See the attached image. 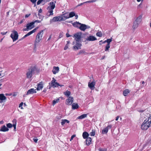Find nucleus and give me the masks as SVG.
<instances>
[{
  "label": "nucleus",
  "instance_id": "obj_13",
  "mask_svg": "<svg viewBox=\"0 0 151 151\" xmlns=\"http://www.w3.org/2000/svg\"><path fill=\"white\" fill-rule=\"evenodd\" d=\"M86 40L87 41H94L97 40V39L95 37L93 36H90L86 38Z\"/></svg>",
  "mask_w": 151,
  "mask_h": 151
},
{
  "label": "nucleus",
  "instance_id": "obj_24",
  "mask_svg": "<svg viewBox=\"0 0 151 151\" xmlns=\"http://www.w3.org/2000/svg\"><path fill=\"white\" fill-rule=\"evenodd\" d=\"M72 109H77L79 107V106L77 104L73 103L72 105Z\"/></svg>",
  "mask_w": 151,
  "mask_h": 151
},
{
  "label": "nucleus",
  "instance_id": "obj_41",
  "mask_svg": "<svg viewBox=\"0 0 151 151\" xmlns=\"http://www.w3.org/2000/svg\"><path fill=\"white\" fill-rule=\"evenodd\" d=\"M6 126L7 128H10L12 127L13 125L10 123H9L6 124Z\"/></svg>",
  "mask_w": 151,
  "mask_h": 151
},
{
  "label": "nucleus",
  "instance_id": "obj_30",
  "mask_svg": "<svg viewBox=\"0 0 151 151\" xmlns=\"http://www.w3.org/2000/svg\"><path fill=\"white\" fill-rule=\"evenodd\" d=\"M87 116V114H82V115L78 116L77 118V119H82L86 117Z\"/></svg>",
  "mask_w": 151,
  "mask_h": 151
},
{
  "label": "nucleus",
  "instance_id": "obj_7",
  "mask_svg": "<svg viewBox=\"0 0 151 151\" xmlns=\"http://www.w3.org/2000/svg\"><path fill=\"white\" fill-rule=\"evenodd\" d=\"M56 80H55L54 78H53V80L51 81L50 84V86L51 87H58L59 86H60V85L58 83L56 82ZM50 86H49V88L50 89Z\"/></svg>",
  "mask_w": 151,
  "mask_h": 151
},
{
  "label": "nucleus",
  "instance_id": "obj_64",
  "mask_svg": "<svg viewBox=\"0 0 151 151\" xmlns=\"http://www.w3.org/2000/svg\"><path fill=\"white\" fill-rule=\"evenodd\" d=\"M119 116H117L116 117V118L115 120L116 121H117L119 119Z\"/></svg>",
  "mask_w": 151,
  "mask_h": 151
},
{
  "label": "nucleus",
  "instance_id": "obj_61",
  "mask_svg": "<svg viewBox=\"0 0 151 151\" xmlns=\"http://www.w3.org/2000/svg\"><path fill=\"white\" fill-rule=\"evenodd\" d=\"M42 12V10L41 9H39V13H41Z\"/></svg>",
  "mask_w": 151,
  "mask_h": 151
},
{
  "label": "nucleus",
  "instance_id": "obj_49",
  "mask_svg": "<svg viewBox=\"0 0 151 151\" xmlns=\"http://www.w3.org/2000/svg\"><path fill=\"white\" fill-rule=\"evenodd\" d=\"M37 0H30V1L33 4L35 3Z\"/></svg>",
  "mask_w": 151,
  "mask_h": 151
},
{
  "label": "nucleus",
  "instance_id": "obj_40",
  "mask_svg": "<svg viewBox=\"0 0 151 151\" xmlns=\"http://www.w3.org/2000/svg\"><path fill=\"white\" fill-rule=\"evenodd\" d=\"M97 36L99 37H101L102 36V34L101 32H99L96 33V34Z\"/></svg>",
  "mask_w": 151,
  "mask_h": 151
},
{
  "label": "nucleus",
  "instance_id": "obj_37",
  "mask_svg": "<svg viewBox=\"0 0 151 151\" xmlns=\"http://www.w3.org/2000/svg\"><path fill=\"white\" fill-rule=\"evenodd\" d=\"M59 99H58L56 100H53L52 101V104L53 105H55L56 103H58L59 101Z\"/></svg>",
  "mask_w": 151,
  "mask_h": 151
},
{
  "label": "nucleus",
  "instance_id": "obj_43",
  "mask_svg": "<svg viewBox=\"0 0 151 151\" xmlns=\"http://www.w3.org/2000/svg\"><path fill=\"white\" fill-rule=\"evenodd\" d=\"M99 151H107V149L105 148H100L99 149Z\"/></svg>",
  "mask_w": 151,
  "mask_h": 151
},
{
  "label": "nucleus",
  "instance_id": "obj_38",
  "mask_svg": "<svg viewBox=\"0 0 151 151\" xmlns=\"http://www.w3.org/2000/svg\"><path fill=\"white\" fill-rule=\"evenodd\" d=\"M112 38H111L110 39H108L107 40H106V42H107V44L110 45V43L112 41Z\"/></svg>",
  "mask_w": 151,
  "mask_h": 151
},
{
  "label": "nucleus",
  "instance_id": "obj_1",
  "mask_svg": "<svg viewBox=\"0 0 151 151\" xmlns=\"http://www.w3.org/2000/svg\"><path fill=\"white\" fill-rule=\"evenodd\" d=\"M151 125V115L148 119L144 120L141 126V128L143 130L147 129Z\"/></svg>",
  "mask_w": 151,
  "mask_h": 151
},
{
  "label": "nucleus",
  "instance_id": "obj_35",
  "mask_svg": "<svg viewBox=\"0 0 151 151\" xmlns=\"http://www.w3.org/2000/svg\"><path fill=\"white\" fill-rule=\"evenodd\" d=\"M108 129L107 128H105L102 131V134H106L108 132Z\"/></svg>",
  "mask_w": 151,
  "mask_h": 151
},
{
  "label": "nucleus",
  "instance_id": "obj_20",
  "mask_svg": "<svg viewBox=\"0 0 151 151\" xmlns=\"http://www.w3.org/2000/svg\"><path fill=\"white\" fill-rule=\"evenodd\" d=\"M89 134L86 132H84L82 134V136L83 139H86L88 137Z\"/></svg>",
  "mask_w": 151,
  "mask_h": 151
},
{
  "label": "nucleus",
  "instance_id": "obj_47",
  "mask_svg": "<svg viewBox=\"0 0 151 151\" xmlns=\"http://www.w3.org/2000/svg\"><path fill=\"white\" fill-rule=\"evenodd\" d=\"M26 26V28H24L23 29V30L24 31H28L29 30H30L28 28L27 29V26Z\"/></svg>",
  "mask_w": 151,
  "mask_h": 151
},
{
  "label": "nucleus",
  "instance_id": "obj_34",
  "mask_svg": "<svg viewBox=\"0 0 151 151\" xmlns=\"http://www.w3.org/2000/svg\"><path fill=\"white\" fill-rule=\"evenodd\" d=\"M69 14V18L72 17L75 15V13L74 12H71Z\"/></svg>",
  "mask_w": 151,
  "mask_h": 151
},
{
  "label": "nucleus",
  "instance_id": "obj_6",
  "mask_svg": "<svg viewBox=\"0 0 151 151\" xmlns=\"http://www.w3.org/2000/svg\"><path fill=\"white\" fill-rule=\"evenodd\" d=\"M81 32H80L75 34L74 35V37H75V40L76 42H81Z\"/></svg>",
  "mask_w": 151,
  "mask_h": 151
},
{
  "label": "nucleus",
  "instance_id": "obj_5",
  "mask_svg": "<svg viewBox=\"0 0 151 151\" xmlns=\"http://www.w3.org/2000/svg\"><path fill=\"white\" fill-rule=\"evenodd\" d=\"M12 33L11 34L10 37L12 39L13 42L17 40L18 37V35L17 31H13L12 32Z\"/></svg>",
  "mask_w": 151,
  "mask_h": 151
},
{
  "label": "nucleus",
  "instance_id": "obj_23",
  "mask_svg": "<svg viewBox=\"0 0 151 151\" xmlns=\"http://www.w3.org/2000/svg\"><path fill=\"white\" fill-rule=\"evenodd\" d=\"M81 24V23L77 22H74L72 24L73 25L74 27L79 28Z\"/></svg>",
  "mask_w": 151,
  "mask_h": 151
},
{
  "label": "nucleus",
  "instance_id": "obj_10",
  "mask_svg": "<svg viewBox=\"0 0 151 151\" xmlns=\"http://www.w3.org/2000/svg\"><path fill=\"white\" fill-rule=\"evenodd\" d=\"M96 84V82L94 80L91 83L89 82L88 83V86L89 88L91 90H94L95 88V86Z\"/></svg>",
  "mask_w": 151,
  "mask_h": 151
},
{
  "label": "nucleus",
  "instance_id": "obj_3",
  "mask_svg": "<svg viewBox=\"0 0 151 151\" xmlns=\"http://www.w3.org/2000/svg\"><path fill=\"white\" fill-rule=\"evenodd\" d=\"M56 3V1H55L54 2H50V7H48L47 8V9L48 10V12L50 13L49 16L53 15V10L55 8V3Z\"/></svg>",
  "mask_w": 151,
  "mask_h": 151
},
{
  "label": "nucleus",
  "instance_id": "obj_53",
  "mask_svg": "<svg viewBox=\"0 0 151 151\" xmlns=\"http://www.w3.org/2000/svg\"><path fill=\"white\" fill-rule=\"evenodd\" d=\"M7 32H1V34L3 35H5L6 34V33Z\"/></svg>",
  "mask_w": 151,
  "mask_h": 151
},
{
  "label": "nucleus",
  "instance_id": "obj_56",
  "mask_svg": "<svg viewBox=\"0 0 151 151\" xmlns=\"http://www.w3.org/2000/svg\"><path fill=\"white\" fill-rule=\"evenodd\" d=\"M41 21L39 20H36L35 21L33 22H35H35H37V23H40Z\"/></svg>",
  "mask_w": 151,
  "mask_h": 151
},
{
  "label": "nucleus",
  "instance_id": "obj_55",
  "mask_svg": "<svg viewBox=\"0 0 151 151\" xmlns=\"http://www.w3.org/2000/svg\"><path fill=\"white\" fill-rule=\"evenodd\" d=\"M66 37H68L70 36H71V35H69L68 33H67L66 34Z\"/></svg>",
  "mask_w": 151,
  "mask_h": 151
},
{
  "label": "nucleus",
  "instance_id": "obj_8",
  "mask_svg": "<svg viewBox=\"0 0 151 151\" xmlns=\"http://www.w3.org/2000/svg\"><path fill=\"white\" fill-rule=\"evenodd\" d=\"M73 101V97L72 96H69L66 100L65 104L68 105H71Z\"/></svg>",
  "mask_w": 151,
  "mask_h": 151
},
{
  "label": "nucleus",
  "instance_id": "obj_27",
  "mask_svg": "<svg viewBox=\"0 0 151 151\" xmlns=\"http://www.w3.org/2000/svg\"><path fill=\"white\" fill-rule=\"evenodd\" d=\"M59 20L58 17H54L52 19H50V23L52 22H55L57 21H59Z\"/></svg>",
  "mask_w": 151,
  "mask_h": 151
},
{
  "label": "nucleus",
  "instance_id": "obj_29",
  "mask_svg": "<svg viewBox=\"0 0 151 151\" xmlns=\"http://www.w3.org/2000/svg\"><path fill=\"white\" fill-rule=\"evenodd\" d=\"M70 121L66 119H62L61 122L62 125L63 126L65 123H69Z\"/></svg>",
  "mask_w": 151,
  "mask_h": 151
},
{
  "label": "nucleus",
  "instance_id": "obj_39",
  "mask_svg": "<svg viewBox=\"0 0 151 151\" xmlns=\"http://www.w3.org/2000/svg\"><path fill=\"white\" fill-rule=\"evenodd\" d=\"M110 45L107 44L105 49V51H108Z\"/></svg>",
  "mask_w": 151,
  "mask_h": 151
},
{
  "label": "nucleus",
  "instance_id": "obj_48",
  "mask_svg": "<svg viewBox=\"0 0 151 151\" xmlns=\"http://www.w3.org/2000/svg\"><path fill=\"white\" fill-rule=\"evenodd\" d=\"M17 94V92H14L13 93L12 95L14 96H16Z\"/></svg>",
  "mask_w": 151,
  "mask_h": 151
},
{
  "label": "nucleus",
  "instance_id": "obj_63",
  "mask_svg": "<svg viewBox=\"0 0 151 151\" xmlns=\"http://www.w3.org/2000/svg\"><path fill=\"white\" fill-rule=\"evenodd\" d=\"M47 91V89L46 88H44V89L43 91V92L44 93H45Z\"/></svg>",
  "mask_w": 151,
  "mask_h": 151
},
{
  "label": "nucleus",
  "instance_id": "obj_32",
  "mask_svg": "<svg viewBox=\"0 0 151 151\" xmlns=\"http://www.w3.org/2000/svg\"><path fill=\"white\" fill-rule=\"evenodd\" d=\"M129 93V90L128 89H126L123 91V94L124 96H127Z\"/></svg>",
  "mask_w": 151,
  "mask_h": 151
},
{
  "label": "nucleus",
  "instance_id": "obj_15",
  "mask_svg": "<svg viewBox=\"0 0 151 151\" xmlns=\"http://www.w3.org/2000/svg\"><path fill=\"white\" fill-rule=\"evenodd\" d=\"M86 144L87 146L89 145L91 143L92 139L90 137L86 139Z\"/></svg>",
  "mask_w": 151,
  "mask_h": 151
},
{
  "label": "nucleus",
  "instance_id": "obj_4",
  "mask_svg": "<svg viewBox=\"0 0 151 151\" xmlns=\"http://www.w3.org/2000/svg\"><path fill=\"white\" fill-rule=\"evenodd\" d=\"M36 70L35 67H31L30 68L28 69V71L26 73V76L27 78H31L32 76V74Z\"/></svg>",
  "mask_w": 151,
  "mask_h": 151
},
{
  "label": "nucleus",
  "instance_id": "obj_2",
  "mask_svg": "<svg viewBox=\"0 0 151 151\" xmlns=\"http://www.w3.org/2000/svg\"><path fill=\"white\" fill-rule=\"evenodd\" d=\"M43 34V30H42L40 31L37 34L36 37L35 43L34 44V46L35 47L34 48H36L37 44L39 43L41 40Z\"/></svg>",
  "mask_w": 151,
  "mask_h": 151
},
{
  "label": "nucleus",
  "instance_id": "obj_12",
  "mask_svg": "<svg viewBox=\"0 0 151 151\" xmlns=\"http://www.w3.org/2000/svg\"><path fill=\"white\" fill-rule=\"evenodd\" d=\"M34 24L35 22H33L27 24L26 26L27 27V29L28 28L30 30L32 29L34 27Z\"/></svg>",
  "mask_w": 151,
  "mask_h": 151
},
{
  "label": "nucleus",
  "instance_id": "obj_17",
  "mask_svg": "<svg viewBox=\"0 0 151 151\" xmlns=\"http://www.w3.org/2000/svg\"><path fill=\"white\" fill-rule=\"evenodd\" d=\"M6 99V97L4 96L3 93L0 94V100H1L3 102L5 101Z\"/></svg>",
  "mask_w": 151,
  "mask_h": 151
},
{
  "label": "nucleus",
  "instance_id": "obj_22",
  "mask_svg": "<svg viewBox=\"0 0 151 151\" xmlns=\"http://www.w3.org/2000/svg\"><path fill=\"white\" fill-rule=\"evenodd\" d=\"M142 16L141 15H139V17H138L134 21L135 22H136L140 24L141 21H142Z\"/></svg>",
  "mask_w": 151,
  "mask_h": 151
},
{
  "label": "nucleus",
  "instance_id": "obj_54",
  "mask_svg": "<svg viewBox=\"0 0 151 151\" xmlns=\"http://www.w3.org/2000/svg\"><path fill=\"white\" fill-rule=\"evenodd\" d=\"M84 2H83V3H80V4H78L77 5V6H80L82 5H83V4H84Z\"/></svg>",
  "mask_w": 151,
  "mask_h": 151
},
{
  "label": "nucleus",
  "instance_id": "obj_51",
  "mask_svg": "<svg viewBox=\"0 0 151 151\" xmlns=\"http://www.w3.org/2000/svg\"><path fill=\"white\" fill-rule=\"evenodd\" d=\"M5 95L6 96H11L12 95V93H5Z\"/></svg>",
  "mask_w": 151,
  "mask_h": 151
},
{
  "label": "nucleus",
  "instance_id": "obj_44",
  "mask_svg": "<svg viewBox=\"0 0 151 151\" xmlns=\"http://www.w3.org/2000/svg\"><path fill=\"white\" fill-rule=\"evenodd\" d=\"M112 127V125L111 124H109L106 128H107L108 130L109 129H111V128Z\"/></svg>",
  "mask_w": 151,
  "mask_h": 151
},
{
  "label": "nucleus",
  "instance_id": "obj_59",
  "mask_svg": "<svg viewBox=\"0 0 151 151\" xmlns=\"http://www.w3.org/2000/svg\"><path fill=\"white\" fill-rule=\"evenodd\" d=\"M91 3V0H89L88 1H87L86 2H84L85 3Z\"/></svg>",
  "mask_w": 151,
  "mask_h": 151
},
{
  "label": "nucleus",
  "instance_id": "obj_42",
  "mask_svg": "<svg viewBox=\"0 0 151 151\" xmlns=\"http://www.w3.org/2000/svg\"><path fill=\"white\" fill-rule=\"evenodd\" d=\"M12 123H13V125H16V124H17V121L16 120V119H14L13 120H12Z\"/></svg>",
  "mask_w": 151,
  "mask_h": 151
},
{
  "label": "nucleus",
  "instance_id": "obj_60",
  "mask_svg": "<svg viewBox=\"0 0 151 151\" xmlns=\"http://www.w3.org/2000/svg\"><path fill=\"white\" fill-rule=\"evenodd\" d=\"M16 125H13V126H12V127H14V131H16Z\"/></svg>",
  "mask_w": 151,
  "mask_h": 151
},
{
  "label": "nucleus",
  "instance_id": "obj_19",
  "mask_svg": "<svg viewBox=\"0 0 151 151\" xmlns=\"http://www.w3.org/2000/svg\"><path fill=\"white\" fill-rule=\"evenodd\" d=\"M62 16H63V18L64 19V20H65L69 18V14L68 12H65L62 14Z\"/></svg>",
  "mask_w": 151,
  "mask_h": 151
},
{
  "label": "nucleus",
  "instance_id": "obj_52",
  "mask_svg": "<svg viewBox=\"0 0 151 151\" xmlns=\"http://www.w3.org/2000/svg\"><path fill=\"white\" fill-rule=\"evenodd\" d=\"M75 137V135H72L71 137V139H70V141H71Z\"/></svg>",
  "mask_w": 151,
  "mask_h": 151
},
{
  "label": "nucleus",
  "instance_id": "obj_50",
  "mask_svg": "<svg viewBox=\"0 0 151 151\" xmlns=\"http://www.w3.org/2000/svg\"><path fill=\"white\" fill-rule=\"evenodd\" d=\"M33 139L34 141L36 143L37 142L38 140V139L37 138H33Z\"/></svg>",
  "mask_w": 151,
  "mask_h": 151
},
{
  "label": "nucleus",
  "instance_id": "obj_14",
  "mask_svg": "<svg viewBox=\"0 0 151 151\" xmlns=\"http://www.w3.org/2000/svg\"><path fill=\"white\" fill-rule=\"evenodd\" d=\"M79 29L82 31H84L87 29L86 25L85 24L81 23L80 26L79 27Z\"/></svg>",
  "mask_w": 151,
  "mask_h": 151
},
{
  "label": "nucleus",
  "instance_id": "obj_31",
  "mask_svg": "<svg viewBox=\"0 0 151 151\" xmlns=\"http://www.w3.org/2000/svg\"><path fill=\"white\" fill-rule=\"evenodd\" d=\"M64 94L65 96L68 97L71 94V92L70 91L67 90L64 93Z\"/></svg>",
  "mask_w": 151,
  "mask_h": 151
},
{
  "label": "nucleus",
  "instance_id": "obj_16",
  "mask_svg": "<svg viewBox=\"0 0 151 151\" xmlns=\"http://www.w3.org/2000/svg\"><path fill=\"white\" fill-rule=\"evenodd\" d=\"M59 69V67L54 66L52 70V72L54 74H55L58 72Z\"/></svg>",
  "mask_w": 151,
  "mask_h": 151
},
{
  "label": "nucleus",
  "instance_id": "obj_18",
  "mask_svg": "<svg viewBox=\"0 0 151 151\" xmlns=\"http://www.w3.org/2000/svg\"><path fill=\"white\" fill-rule=\"evenodd\" d=\"M43 88V85L42 82H40L39 83H38L37 85V91H39L42 89Z\"/></svg>",
  "mask_w": 151,
  "mask_h": 151
},
{
  "label": "nucleus",
  "instance_id": "obj_33",
  "mask_svg": "<svg viewBox=\"0 0 151 151\" xmlns=\"http://www.w3.org/2000/svg\"><path fill=\"white\" fill-rule=\"evenodd\" d=\"M95 130L93 129L91 130V132L89 134L91 136H94L95 135Z\"/></svg>",
  "mask_w": 151,
  "mask_h": 151
},
{
  "label": "nucleus",
  "instance_id": "obj_9",
  "mask_svg": "<svg viewBox=\"0 0 151 151\" xmlns=\"http://www.w3.org/2000/svg\"><path fill=\"white\" fill-rule=\"evenodd\" d=\"M81 42H76V44L73 47V49L75 50H78L81 49Z\"/></svg>",
  "mask_w": 151,
  "mask_h": 151
},
{
  "label": "nucleus",
  "instance_id": "obj_25",
  "mask_svg": "<svg viewBox=\"0 0 151 151\" xmlns=\"http://www.w3.org/2000/svg\"><path fill=\"white\" fill-rule=\"evenodd\" d=\"M88 54V53L86 52V51L85 50H80L78 54L86 55Z\"/></svg>",
  "mask_w": 151,
  "mask_h": 151
},
{
  "label": "nucleus",
  "instance_id": "obj_58",
  "mask_svg": "<svg viewBox=\"0 0 151 151\" xmlns=\"http://www.w3.org/2000/svg\"><path fill=\"white\" fill-rule=\"evenodd\" d=\"M23 105V102H21L19 105V107H22V106Z\"/></svg>",
  "mask_w": 151,
  "mask_h": 151
},
{
  "label": "nucleus",
  "instance_id": "obj_62",
  "mask_svg": "<svg viewBox=\"0 0 151 151\" xmlns=\"http://www.w3.org/2000/svg\"><path fill=\"white\" fill-rule=\"evenodd\" d=\"M144 111H145L144 110H139L138 111L139 112L142 113V112H144Z\"/></svg>",
  "mask_w": 151,
  "mask_h": 151
},
{
  "label": "nucleus",
  "instance_id": "obj_57",
  "mask_svg": "<svg viewBox=\"0 0 151 151\" xmlns=\"http://www.w3.org/2000/svg\"><path fill=\"white\" fill-rule=\"evenodd\" d=\"M30 14H27L25 15V18H27V17H28L30 16Z\"/></svg>",
  "mask_w": 151,
  "mask_h": 151
},
{
  "label": "nucleus",
  "instance_id": "obj_26",
  "mask_svg": "<svg viewBox=\"0 0 151 151\" xmlns=\"http://www.w3.org/2000/svg\"><path fill=\"white\" fill-rule=\"evenodd\" d=\"M139 24L136 22L134 21L132 27V28L134 29H135L138 27Z\"/></svg>",
  "mask_w": 151,
  "mask_h": 151
},
{
  "label": "nucleus",
  "instance_id": "obj_11",
  "mask_svg": "<svg viewBox=\"0 0 151 151\" xmlns=\"http://www.w3.org/2000/svg\"><path fill=\"white\" fill-rule=\"evenodd\" d=\"M37 92L36 89H35L33 88H31L29 90L26 94V95H28L31 94H33Z\"/></svg>",
  "mask_w": 151,
  "mask_h": 151
},
{
  "label": "nucleus",
  "instance_id": "obj_46",
  "mask_svg": "<svg viewBox=\"0 0 151 151\" xmlns=\"http://www.w3.org/2000/svg\"><path fill=\"white\" fill-rule=\"evenodd\" d=\"M68 44H66V45H65V47L64 48V50H67L68 49Z\"/></svg>",
  "mask_w": 151,
  "mask_h": 151
},
{
  "label": "nucleus",
  "instance_id": "obj_21",
  "mask_svg": "<svg viewBox=\"0 0 151 151\" xmlns=\"http://www.w3.org/2000/svg\"><path fill=\"white\" fill-rule=\"evenodd\" d=\"M9 129L7 127H6L5 125L3 126L0 129V131L2 132H6L9 130Z\"/></svg>",
  "mask_w": 151,
  "mask_h": 151
},
{
  "label": "nucleus",
  "instance_id": "obj_28",
  "mask_svg": "<svg viewBox=\"0 0 151 151\" xmlns=\"http://www.w3.org/2000/svg\"><path fill=\"white\" fill-rule=\"evenodd\" d=\"M38 27H37L34 29H33V30H32L31 31L29 32L28 33H27V34L28 36H29L33 33L35 32L38 29Z\"/></svg>",
  "mask_w": 151,
  "mask_h": 151
},
{
  "label": "nucleus",
  "instance_id": "obj_36",
  "mask_svg": "<svg viewBox=\"0 0 151 151\" xmlns=\"http://www.w3.org/2000/svg\"><path fill=\"white\" fill-rule=\"evenodd\" d=\"M58 18L59 21H64V19L63 18V16H57Z\"/></svg>",
  "mask_w": 151,
  "mask_h": 151
},
{
  "label": "nucleus",
  "instance_id": "obj_45",
  "mask_svg": "<svg viewBox=\"0 0 151 151\" xmlns=\"http://www.w3.org/2000/svg\"><path fill=\"white\" fill-rule=\"evenodd\" d=\"M43 0H39L37 2V5H39L40 4V3L42 2V1H43Z\"/></svg>",
  "mask_w": 151,
  "mask_h": 151
}]
</instances>
